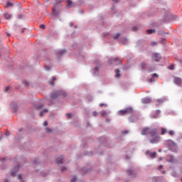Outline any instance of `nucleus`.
Returning a JSON list of instances; mask_svg holds the SVG:
<instances>
[{
    "instance_id": "obj_1",
    "label": "nucleus",
    "mask_w": 182,
    "mask_h": 182,
    "mask_svg": "<svg viewBox=\"0 0 182 182\" xmlns=\"http://www.w3.org/2000/svg\"><path fill=\"white\" fill-rule=\"evenodd\" d=\"M142 136H147L151 134V139H149L151 144H156L159 143L160 137L157 135V131L156 129H151L150 128H144L141 132Z\"/></svg>"
},
{
    "instance_id": "obj_2",
    "label": "nucleus",
    "mask_w": 182,
    "mask_h": 182,
    "mask_svg": "<svg viewBox=\"0 0 182 182\" xmlns=\"http://www.w3.org/2000/svg\"><path fill=\"white\" fill-rule=\"evenodd\" d=\"M131 113H133V109L132 108H126L118 112L119 116H124V114H130Z\"/></svg>"
},
{
    "instance_id": "obj_3",
    "label": "nucleus",
    "mask_w": 182,
    "mask_h": 182,
    "mask_svg": "<svg viewBox=\"0 0 182 182\" xmlns=\"http://www.w3.org/2000/svg\"><path fill=\"white\" fill-rule=\"evenodd\" d=\"M58 96H63V97H65V96H66V92H65L63 91H57V92L51 94L50 97H51V99H56V97H58Z\"/></svg>"
},
{
    "instance_id": "obj_4",
    "label": "nucleus",
    "mask_w": 182,
    "mask_h": 182,
    "mask_svg": "<svg viewBox=\"0 0 182 182\" xmlns=\"http://www.w3.org/2000/svg\"><path fill=\"white\" fill-rule=\"evenodd\" d=\"M146 156H148L151 159H156V156H157V152H151L150 151H146L145 152Z\"/></svg>"
},
{
    "instance_id": "obj_5",
    "label": "nucleus",
    "mask_w": 182,
    "mask_h": 182,
    "mask_svg": "<svg viewBox=\"0 0 182 182\" xmlns=\"http://www.w3.org/2000/svg\"><path fill=\"white\" fill-rule=\"evenodd\" d=\"M109 63H115V65H120L122 63V60L120 58H116L112 60H109Z\"/></svg>"
},
{
    "instance_id": "obj_6",
    "label": "nucleus",
    "mask_w": 182,
    "mask_h": 182,
    "mask_svg": "<svg viewBox=\"0 0 182 182\" xmlns=\"http://www.w3.org/2000/svg\"><path fill=\"white\" fill-rule=\"evenodd\" d=\"M169 149L172 151H176V150H177V145L176 144H174V142L171 141L169 143Z\"/></svg>"
},
{
    "instance_id": "obj_7",
    "label": "nucleus",
    "mask_w": 182,
    "mask_h": 182,
    "mask_svg": "<svg viewBox=\"0 0 182 182\" xmlns=\"http://www.w3.org/2000/svg\"><path fill=\"white\" fill-rule=\"evenodd\" d=\"M159 79V75L157 74H153L151 78L148 79V82L150 83L154 82V80Z\"/></svg>"
},
{
    "instance_id": "obj_8",
    "label": "nucleus",
    "mask_w": 182,
    "mask_h": 182,
    "mask_svg": "<svg viewBox=\"0 0 182 182\" xmlns=\"http://www.w3.org/2000/svg\"><path fill=\"white\" fill-rule=\"evenodd\" d=\"M170 21V14L166 13V16H164V18L161 20V22L166 23Z\"/></svg>"
},
{
    "instance_id": "obj_9",
    "label": "nucleus",
    "mask_w": 182,
    "mask_h": 182,
    "mask_svg": "<svg viewBox=\"0 0 182 182\" xmlns=\"http://www.w3.org/2000/svg\"><path fill=\"white\" fill-rule=\"evenodd\" d=\"M127 173L128 176H130V177H136V172H134L132 169H128L127 171Z\"/></svg>"
},
{
    "instance_id": "obj_10",
    "label": "nucleus",
    "mask_w": 182,
    "mask_h": 182,
    "mask_svg": "<svg viewBox=\"0 0 182 182\" xmlns=\"http://www.w3.org/2000/svg\"><path fill=\"white\" fill-rule=\"evenodd\" d=\"M151 102V99H150L149 97L142 99V103L144 105H147V104L150 103Z\"/></svg>"
},
{
    "instance_id": "obj_11",
    "label": "nucleus",
    "mask_w": 182,
    "mask_h": 182,
    "mask_svg": "<svg viewBox=\"0 0 182 182\" xmlns=\"http://www.w3.org/2000/svg\"><path fill=\"white\" fill-rule=\"evenodd\" d=\"M175 85H182V80L179 77H176L174 80Z\"/></svg>"
},
{
    "instance_id": "obj_12",
    "label": "nucleus",
    "mask_w": 182,
    "mask_h": 182,
    "mask_svg": "<svg viewBox=\"0 0 182 182\" xmlns=\"http://www.w3.org/2000/svg\"><path fill=\"white\" fill-rule=\"evenodd\" d=\"M56 163L57 164H62L63 163V156H59L56 159Z\"/></svg>"
},
{
    "instance_id": "obj_13",
    "label": "nucleus",
    "mask_w": 182,
    "mask_h": 182,
    "mask_svg": "<svg viewBox=\"0 0 182 182\" xmlns=\"http://www.w3.org/2000/svg\"><path fill=\"white\" fill-rule=\"evenodd\" d=\"M18 170H19V165H18V166H16V168H14V171L15 172H11V176L12 177H15V176H16V171H18Z\"/></svg>"
},
{
    "instance_id": "obj_14",
    "label": "nucleus",
    "mask_w": 182,
    "mask_h": 182,
    "mask_svg": "<svg viewBox=\"0 0 182 182\" xmlns=\"http://www.w3.org/2000/svg\"><path fill=\"white\" fill-rule=\"evenodd\" d=\"M153 59L155 62H159L160 58L159 57V54L155 53L153 56Z\"/></svg>"
},
{
    "instance_id": "obj_15",
    "label": "nucleus",
    "mask_w": 182,
    "mask_h": 182,
    "mask_svg": "<svg viewBox=\"0 0 182 182\" xmlns=\"http://www.w3.org/2000/svg\"><path fill=\"white\" fill-rule=\"evenodd\" d=\"M73 6V2L71 0L67 1V8H72Z\"/></svg>"
},
{
    "instance_id": "obj_16",
    "label": "nucleus",
    "mask_w": 182,
    "mask_h": 182,
    "mask_svg": "<svg viewBox=\"0 0 182 182\" xmlns=\"http://www.w3.org/2000/svg\"><path fill=\"white\" fill-rule=\"evenodd\" d=\"M159 114H160V111L159 110H158V111H156L155 112H153L152 117L154 119H156V117L159 116Z\"/></svg>"
},
{
    "instance_id": "obj_17",
    "label": "nucleus",
    "mask_w": 182,
    "mask_h": 182,
    "mask_svg": "<svg viewBox=\"0 0 182 182\" xmlns=\"http://www.w3.org/2000/svg\"><path fill=\"white\" fill-rule=\"evenodd\" d=\"M156 32V29H149L146 31V33L148 35H151V33H154Z\"/></svg>"
},
{
    "instance_id": "obj_18",
    "label": "nucleus",
    "mask_w": 182,
    "mask_h": 182,
    "mask_svg": "<svg viewBox=\"0 0 182 182\" xmlns=\"http://www.w3.org/2000/svg\"><path fill=\"white\" fill-rule=\"evenodd\" d=\"M4 18H6V19H11L12 18V15L8 14V13H5L4 14Z\"/></svg>"
},
{
    "instance_id": "obj_19",
    "label": "nucleus",
    "mask_w": 182,
    "mask_h": 182,
    "mask_svg": "<svg viewBox=\"0 0 182 182\" xmlns=\"http://www.w3.org/2000/svg\"><path fill=\"white\" fill-rule=\"evenodd\" d=\"M63 53H66V50H61L57 52L56 55H57V56H59V55H63Z\"/></svg>"
},
{
    "instance_id": "obj_20",
    "label": "nucleus",
    "mask_w": 182,
    "mask_h": 182,
    "mask_svg": "<svg viewBox=\"0 0 182 182\" xmlns=\"http://www.w3.org/2000/svg\"><path fill=\"white\" fill-rule=\"evenodd\" d=\"M115 73V77H120V70L116 69Z\"/></svg>"
},
{
    "instance_id": "obj_21",
    "label": "nucleus",
    "mask_w": 182,
    "mask_h": 182,
    "mask_svg": "<svg viewBox=\"0 0 182 182\" xmlns=\"http://www.w3.org/2000/svg\"><path fill=\"white\" fill-rule=\"evenodd\" d=\"M48 110L46 109H43V111H41V112H40V116H41V117H42V116H43V114H45V113H48Z\"/></svg>"
},
{
    "instance_id": "obj_22",
    "label": "nucleus",
    "mask_w": 182,
    "mask_h": 182,
    "mask_svg": "<svg viewBox=\"0 0 182 182\" xmlns=\"http://www.w3.org/2000/svg\"><path fill=\"white\" fill-rule=\"evenodd\" d=\"M52 82H50V86H55V80H56V77H52Z\"/></svg>"
},
{
    "instance_id": "obj_23",
    "label": "nucleus",
    "mask_w": 182,
    "mask_h": 182,
    "mask_svg": "<svg viewBox=\"0 0 182 182\" xmlns=\"http://www.w3.org/2000/svg\"><path fill=\"white\" fill-rule=\"evenodd\" d=\"M42 107H43V104H40L39 105H36V107H35L36 110H39V109H42Z\"/></svg>"
},
{
    "instance_id": "obj_24",
    "label": "nucleus",
    "mask_w": 182,
    "mask_h": 182,
    "mask_svg": "<svg viewBox=\"0 0 182 182\" xmlns=\"http://www.w3.org/2000/svg\"><path fill=\"white\" fill-rule=\"evenodd\" d=\"M4 6H5V8H9V6H14V4L8 1L7 4Z\"/></svg>"
},
{
    "instance_id": "obj_25",
    "label": "nucleus",
    "mask_w": 182,
    "mask_h": 182,
    "mask_svg": "<svg viewBox=\"0 0 182 182\" xmlns=\"http://www.w3.org/2000/svg\"><path fill=\"white\" fill-rule=\"evenodd\" d=\"M167 133V130L164 128L161 129V134H166Z\"/></svg>"
},
{
    "instance_id": "obj_26",
    "label": "nucleus",
    "mask_w": 182,
    "mask_h": 182,
    "mask_svg": "<svg viewBox=\"0 0 182 182\" xmlns=\"http://www.w3.org/2000/svg\"><path fill=\"white\" fill-rule=\"evenodd\" d=\"M18 180H20L21 182H25V181H23V179H22V175H21V174H18Z\"/></svg>"
},
{
    "instance_id": "obj_27",
    "label": "nucleus",
    "mask_w": 182,
    "mask_h": 182,
    "mask_svg": "<svg viewBox=\"0 0 182 182\" xmlns=\"http://www.w3.org/2000/svg\"><path fill=\"white\" fill-rule=\"evenodd\" d=\"M161 43H162L163 45H165V43H166V38H161Z\"/></svg>"
},
{
    "instance_id": "obj_28",
    "label": "nucleus",
    "mask_w": 182,
    "mask_h": 182,
    "mask_svg": "<svg viewBox=\"0 0 182 182\" xmlns=\"http://www.w3.org/2000/svg\"><path fill=\"white\" fill-rule=\"evenodd\" d=\"M46 133H52V129H50V128L46 127Z\"/></svg>"
},
{
    "instance_id": "obj_29",
    "label": "nucleus",
    "mask_w": 182,
    "mask_h": 182,
    "mask_svg": "<svg viewBox=\"0 0 182 182\" xmlns=\"http://www.w3.org/2000/svg\"><path fill=\"white\" fill-rule=\"evenodd\" d=\"M99 106L100 107H103V106H105V107H107V105L104 103H100Z\"/></svg>"
},
{
    "instance_id": "obj_30",
    "label": "nucleus",
    "mask_w": 182,
    "mask_h": 182,
    "mask_svg": "<svg viewBox=\"0 0 182 182\" xmlns=\"http://www.w3.org/2000/svg\"><path fill=\"white\" fill-rule=\"evenodd\" d=\"M101 116H102V117H105V116H106V111H105V110L102 111Z\"/></svg>"
},
{
    "instance_id": "obj_31",
    "label": "nucleus",
    "mask_w": 182,
    "mask_h": 182,
    "mask_svg": "<svg viewBox=\"0 0 182 182\" xmlns=\"http://www.w3.org/2000/svg\"><path fill=\"white\" fill-rule=\"evenodd\" d=\"M119 36H120V33H117V35L116 36H114V37H113V38L114 39H117L118 38H119Z\"/></svg>"
},
{
    "instance_id": "obj_32",
    "label": "nucleus",
    "mask_w": 182,
    "mask_h": 182,
    "mask_svg": "<svg viewBox=\"0 0 182 182\" xmlns=\"http://www.w3.org/2000/svg\"><path fill=\"white\" fill-rule=\"evenodd\" d=\"M66 117H68V119H70L72 117V114L68 113L66 114Z\"/></svg>"
},
{
    "instance_id": "obj_33",
    "label": "nucleus",
    "mask_w": 182,
    "mask_h": 182,
    "mask_svg": "<svg viewBox=\"0 0 182 182\" xmlns=\"http://www.w3.org/2000/svg\"><path fill=\"white\" fill-rule=\"evenodd\" d=\"M168 134H170V136H174V131H169Z\"/></svg>"
},
{
    "instance_id": "obj_34",
    "label": "nucleus",
    "mask_w": 182,
    "mask_h": 182,
    "mask_svg": "<svg viewBox=\"0 0 182 182\" xmlns=\"http://www.w3.org/2000/svg\"><path fill=\"white\" fill-rule=\"evenodd\" d=\"M151 45V46H156L157 45V42L153 41Z\"/></svg>"
},
{
    "instance_id": "obj_35",
    "label": "nucleus",
    "mask_w": 182,
    "mask_h": 182,
    "mask_svg": "<svg viewBox=\"0 0 182 182\" xmlns=\"http://www.w3.org/2000/svg\"><path fill=\"white\" fill-rule=\"evenodd\" d=\"M92 116H94V117H96V116H97V112H96V111L93 112Z\"/></svg>"
},
{
    "instance_id": "obj_36",
    "label": "nucleus",
    "mask_w": 182,
    "mask_h": 182,
    "mask_svg": "<svg viewBox=\"0 0 182 182\" xmlns=\"http://www.w3.org/2000/svg\"><path fill=\"white\" fill-rule=\"evenodd\" d=\"M168 69H170L171 70H173V69H174V65H172L168 66Z\"/></svg>"
},
{
    "instance_id": "obj_37",
    "label": "nucleus",
    "mask_w": 182,
    "mask_h": 182,
    "mask_svg": "<svg viewBox=\"0 0 182 182\" xmlns=\"http://www.w3.org/2000/svg\"><path fill=\"white\" fill-rule=\"evenodd\" d=\"M77 178L74 177L73 179H71L70 182H76Z\"/></svg>"
},
{
    "instance_id": "obj_38",
    "label": "nucleus",
    "mask_w": 182,
    "mask_h": 182,
    "mask_svg": "<svg viewBox=\"0 0 182 182\" xmlns=\"http://www.w3.org/2000/svg\"><path fill=\"white\" fill-rule=\"evenodd\" d=\"M40 28H41V29H45V25H44V24L40 25Z\"/></svg>"
},
{
    "instance_id": "obj_39",
    "label": "nucleus",
    "mask_w": 182,
    "mask_h": 182,
    "mask_svg": "<svg viewBox=\"0 0 182 182\" xmlns=\"http://www.w3.org/2000/svg\"><path fill=\"white\" fill-rule=\"evenodd\" d=\"M132 31H133L134 32H135V31H137V27L134 26V27L132 28Z\"/></svg>"
},
{
    "instance_id": "obj_40",
    "label": "nucleus",
    "mask_w": 182,
    "mask_h": 182,
    "mask_svg": "<svg viewBox=\"0 0 182 182\" xmlns=\"http://www.w3.org/2000/svg\"><path fill=\"white\" fill-rule=\"evenodd\" d=\"M141 68H142V69H145L146 68V64L142 63L141 64Z\"/></svg>"
},
{
    "instance_id": "obj_41",
    "label": "nucleus",
    "mask_w": 182,
    "mask_h": 182,
    "mask_svg": "<svg viewBox=\"0 0 182 182\" xmlns=\"http://www.w3.org/2000/svg\"><path fill=\"white\" fill-rule=\"evenodd\" d=\"M45 68L46 70H50V67L46 66Z\"/></svg>"
},
{
    "instance_id": "obj_42",
    "label": "nucleus",
    "mask_w": 182,
    "mask_h": 182,
    "mask_svg": "<svg viewBox=\"0 0 182 182\" xmlns=\"http://www.w3.org/2000/svg\"><path fill=\"white\" fill-rule=\"evenodd\" d=\"M43 126H48V121H45L43 122Z\"/></svg>"
},
{
    "instance_id": "obj_43",
    "label": "nucleus",
    "mask_w": 182,
    "mask_h": 182,
    "mask_svg": "<svg viewBox=\"0 0 182 182\" xmlns=\"http://www.w3.org/2000/svg\"><path fill=\"white\" fill-rule=\"evenodd\" d=\"M55 2L57 4H60L62 2V0H56Z\"/></svg>"
},
{
    "instance_id": "obj_44",
    "label": "nucleus",
    "mask_w": 182,
    "mask_h": 182,
    "mask_svg": "<svg viewBox=\"0 0 182 182\" xmlns=\"http://www.w3.org/2000/svg\"><path fill=\"white\" fill-rule=\"evenodd\" d=\"M53 14L54 15H58V14H56V11H55V9H53Z\"/></svg>"
},
{
    "instance_id": "obj_45",
    "label": "nucleus",
    "mask_w": 182,
    "mask_h": 182,
    "mask_svg": "<svg viewBox=\"0 0 182 182\" xmlns=\"http://www.w3.org/2000/svg\"><path fill=\"white\" fill-rule=\"evenodd\" d=\"M9 90V87H6V88H5V92H8Z\"/></svg>"
},
{
    "instance_id": "obj_46",
    "label": "nucleus",
    "mask_w": 182,
    "mask_h": 182,
    "mask_svg": "<svg viewBox=\"0 0 182 182\" xmlns=\"http://www.w3.org/2000/svg\"><path fill=\"white\" fill-rule=\"evenodd\" d=\"M164 102H166V99H163V98H162V99L161 100V103H163Z\"/></svg>"
},
{
    "instance_id": "obj_47",
    "label": "nucleus",
    "mask_w": 182,
    "mask_h": 182,
    "mask_svg": "<svg viewBox=\"0 0 182 182\" xmlns=\"http://www.w3.org/2000/svg\"><path fill=\"white\" fill-rule=\"evenodd\" d=\"M65 170H66V168H65V167H63V168H61V171H65Z\"/></svg>"
},
{
    "instance_id": "obj_48",
    "label": "nucleus",
    "mask_w": 182,
    "mask_h": 182,
    "mask_svg": "<svg viewBox=\"0 0 182 182\" xmlns=\"http://www.w3.org/2000/svg\"><path fill=\"white\" fill-rule=\"evenodd\" d=\"M5 160V158H4V159H0V161H1V163H4V161Z\"/></svg>"
},
{
    "instance_id": "obj_49",
    "label": "nucleus",
    "mask_w": 182,
    "mask_h": 182,
    "mask_svg": "<svg viewBox=\"0 0 182 182\" xmlns=\"http://www.w3.org/2000/svg\"><path fill=\"white\" fill-rule=\"evenodd\" d=\"M112 1L113 2H116V3L119 2V0H112Z\"/></svg>"
},
{
    "instance_id": "obj_50",
    "label": "nucleus",
    "mask_w": 182,
    "mask_h": 182,
    "mask_svg": "<svg viewBox=\"0 0 182 182\" xmlns=\"http://www.w3.org/2000/svg\"><path fill=\"white\" fill-rule=\"evenodd\" d=\"M24 85L25 86H28V82H26Z\"/></svg>"
},
{
    "instance_id": "obj_51",
    "label": "nucleus",
    "mask_w": 182,
    "mask_h": 182,
    "mask_svg": "<svg viewBox=\"0 0 182 182\" xmlns=\"http://www.w3.org/2000/svg\"><path fill=\"white\" fill-rule=\"evenodd\" d=\"M163 35H164V33H161V36H163Z\"/></svg>"
},
{
    "instance_id": "obj_52",
    "label": "nucleus",
    "mask_w": 182,
    "mask_h": 182,
    "mask_svg": "<svg viewBox=\"0 0 182 182\" xmlns=\"http://www.w3.org/2000/svg\"><path fill=\"white\" fill-rule=\"evenodd\" d=\"M7 36H11V34H9V33H7Z\"/></svg>"
},
{
    "instance_id": "obj_53",
    "label": "nucleus",
    "mask_w": 182,
    "mask_h": 182,
    "mask_svg": "<svg viewBox=\"0 0 182 182\" xmlns=\"http://www.w3.org/2000/svg\"><path fill=\"white\" fill-rule=\"evenodd\" d=\"M125 133H129V132L126 131Z\"/></svg>"
},
{
    "instance_id": "obj_54",
    "label": "nucleus",
    "mask_w": 182,
    "mask_h": 182,
    "mask_svg": "<svg viewBox=\"0 0 182 182\" xmlns=\"http://www.w3.org/2000/svg\"><path fill=\"white\" fill-rule=\"evenodd\" d=\"M160 168H161V166H160Z\"/></svg>"
},
{
    "instance_id": "obj_55",
    "label": "nucleus",
    "mask_w": 182,
    "mask_h": 182,
    "mask_svg": "<svg viewBox=\"0 0 182 182\" xmlns=\"http://www.w3.org/2000/svg\"><path fill=\"white\" fill-rule=\"evenodd\" d=\"M6 182H9L8 181H6Z\"/></svg>"
},
{
    "instance_id": "obj_56",
    "label": "nucleus",
    "mask_w": 182,
    "mask_h": 182,
    "mask_svg": "<svg viewBox=\"0 0 182 182\" xmlns=\"http://www.w3.org/2000/svg\"><path fill=\"white\" fill-rule=\"evenodd\" d=\"M181 182H182V179H181Z\"/></svg>"
}]
</instances>
